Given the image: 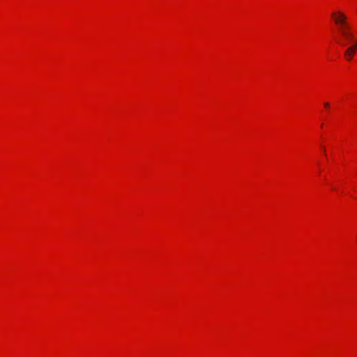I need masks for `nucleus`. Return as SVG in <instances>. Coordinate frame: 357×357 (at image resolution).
I'll return each mask as SVG.
<instances>
[{
  "instance_id": "obj_1",
  "label": "nucleus",
  "mask_w": 357,
  "mask_h": 357,
  "mask_svg": "<svg viewBox=\"0 0 357 357\" xmlns=\"http://www.w3.org/2000/svg\"><path fill=\"white\" fill-rule=\"evenodd\" d=\"M337 31L346 41L354 43L353 45L347 49L344 54L346 59L351 60L357 50V42L354 39V36L353 33L351 32L349 27L347 26V24H339L337 26Z\"/></svg>"
},
{
  "instance_id": "obj_2",
  "label": "nucleus",
  "mask_w": 357,
  "mask_h": 357,
  "mask_svg": "<svg viewBox=\"0 0 357 357\" xmlns=\"http://www.w3.org/2000/svg\"><path fill=\"white\" fill-rule=\"evenodd\" d=\"M332 19L335 23L345 22L348 20L347 16L341 12L333 13L332 14Z\"/></svg>"
},
{
  "instance_id": "obj_3",
  "label": "nucleus",
  "mask_w": 357,
  "mask_h": 357,
  "mask_svg": "<svg viewBox=\"0 0 357 357\" xmlns=\"http://www.w3.org/2000/svg\"><path fill=\"white\" fill-rule=\"evenodd\" d=\"M324 107H325L326 108H328V107H330V104H329V102H324Z\"/></svg>"
}]
</instances>
